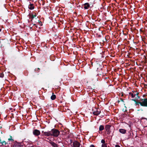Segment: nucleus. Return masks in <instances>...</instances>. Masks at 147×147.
<instances>
[{
	"label": "nucleus",
	"mask_w": 147,
	"mask_h": 147,
	"mask_svg": "<svg viewBox=\"0 0 147 147\" xmlns=\"http://www.w3.org/2000/svg\"><path fill=\"white\" fill-rule=\"evenodd\" d=\"M85 9H88L90 7L89 4L88 3H85L83 6H82Z\"/></svg>",
	"instance_id": "6e6552de"
},
{
	"label": "nucleus",
	"mask_w": 147,
	"mask_h": 147,
	"mask_svg": "<svg viewBox=\"0 0 147 147\" xmlns=\"http://www.w3.org/2000/svg\"><path fill=\"white\" fill-rule=\"evenodd\" d=\"M52 145L54 147H57V144L54 142H52L51 143Z\"/></svg>",
	"instance_id": "2eb2a0df"
},
{
	"label": "nucleus",
	"mask_w": 147,
	"mask_h": 147,
	"mask_svg": "<svg viewBox=\"0 0 147 147\" xmlns=\"http://www.w3.org/2000/svg\"><path fill=\"white\" fill-rule=\"evenodd\" d=\"M8 140L9 141L13 140L11 138H9L8 139Z\"/></svg>",
	"instance_id": "5701e85b"
},
{
	"label": "nucleus",
	"mask_w": 147,
	"mask_h": 147,
	"mask_svg": "<svg viewBox=\"0 0 147 147\" xmlns=\"http://www.w3.org/2000/svg\"><path fill=\"white\" fill-rule=\"evenodd\" d=\"M56 96L55 95L53 94V93L52 95L51 96V99L52 100H54L56 98Z\"/></svg>",
	"instance_id": "ddd939ff"
},
{
	"label": "nucleus",
	"mask_w": 147,
	"mask_h": 147,
	"mask_svg": "<svg viewBox=\"0 0 147 147\" xmlns=\"http://www.w3.org/2000/svg\"><path fill=\"white\" fill-rule=\"evenodd\" d=\"M100 113V111L99 109H97L96 111L93 112V114L95 115H98Z\"/></svg>",
	"instance_id": "1a4fd4ad"
},
{
	"label": "nucleus",
	"mask_w": 147,
	"mask_h": 147,
	"mask_svg": "<svg viewBox=\"0 0 147 147\" xmlns=\"http://www.w3.org/2000/svg\"><path fill=\"white\" fill-rule=\"evenodd\" d=\"M4 76V74L3 73H0V78H3Z\"/></svg>",
	"instance_id": "6ab92c4d"
},
{
	"label": "nucleus",
	"mask_w": 147,
	"mask_h": 147,
	"mask_svg": "<svg viewBox=\"0 0 147 147\" xmlns=\"http://www.w3.org/2000/svg\"><path fill=\"white\" fill-rule=\"evenodd\" d=\"M90 147H95V146L94 145H91L90 146Z\"/></svg>",
	"instance_id": "412c9836"
},
{
	"label": "nucleus",
	"mask_w": 147,
	"mask_h": 147,
	"mask_svg": "<svg viewBox=\"0 0 147 147\" xmlns=\"http://www.w3.org/2000/svg\"><path fill=\"white\" fill-rule=\"evenodd\" d=\"M139 103H140L139 102H137L136 103V106L138 105H139Z\"/></svg>",
	"instance_id": "aec40b11"
},
{
	"label": "nucleus",
	"mask_w": 147,
	"mask_h": 147,
	"mask_svg": "<svg viewBox=\"0 0 147 147\" xmlns=\"http://www.w3.org/2000/svg\"><path fill=\"white\" fill-rule=\"evenodd\" d=\"M138 92L135 91L129 93V96H131L132 98H134L135 99H133L132 100L136 101V100L139 98L138 96Z\"/></svg>",
	"instance_id": "f257e3e1"
},
{
	"label": "nucleus",
	"mask_w": 147,
	"mask_h": 147,
	"mask_svg": "<svg viewBox=\"0 0 147 147\" xmlns=\"http://www.w3.org/2000/svg\"><path fill=\"white\" fill-rule=\"evenodd\" d=\"M28 8L31 10L33 9L34 8V5L33 4H30L28 5Z\"/></svg>",
	"instance_id": "9d476101"
},
{
	"label": "nucleus",
	"mask_w": 147,
	"mask_h": 147,
	"mask_svg": "<svg viewBox=\"0 0 147 147\" xmlns=\"http://www.w3.org/2000/svg\"><path fill=\"white\" fill-rule=\"evenodd\" d=\"M139 103L142 106L147 107V98L141 99Z\"/></svg>",
	"instance_id": "20e7f679"
},
{
	"label": "nucleus",
	"mask_w": 147,
	"mask_h": 147,
	"mask_svg": "<svg viewBox=\"0 0 147 147\" xmlns=\"http://www.w3.org/2000/svg\"><path fill=\"white\" fill-rule=\"evenodd\" d=\"M33 133L35 136H37L40 134V132L39 130L35 129L33 131Z\"/></svg>",
	"instance_id": "423d86ee"
},
{
	"label": "nucleus",
	"mask_w": 147,
	"mask_h": 147,
	"mask_svg": "<svg viewBox=\"0 0 147 147\" xmlns=\"http://www.w3.org/2000/svg\"><path fill=\"white\" fill-rule=\"evenodd\" d=\"M115 147H120L118 145H115Z\"/></svg>",
	"instance_id": "4be33fe9"
},
{
	"label": "nucleus",
	"mask_w": 147,
	"mask_h": 147,
	"mask_svg": "<svg viewBox=\"0 0 147 147\" xmlns=\"http://www.w3.org/2000/svg\"><path fill=\"white\" fill-rule=\"evenodd\" d=\"M0 144H2L3 145L4 144H5L6 142L5 141L3 142H1V138H0Z\"/></svg>",
	"instance_id": "dca6fc26"
},
{
	"label": "nucleus",
	"mask_w": 147,
	"mask_h": 147,
	"mask_svg": "<svg viewBox=\"0 0 147 147\" xmlns=\"http://www.w3.org/2000/svg\"><path fill=\"white\" fill-rule=\"evenodd\" d=\"M42 133L43 135L44 136H52V134L51 131H42Z\"/></svg>",
	"instance_id": "39448f33"
},
{
	"label": "nucleus",
	"mask_w": 147,
	"mask_h": 147,
	"mask_svg": "<svg viewBox=\"0 0 147 147\" xmlns=\"http://www.w3.org/2000/svg\"><path fill=\"white\" fill-rule=\"evenodd\" d=\"M1 29H0V32H1Z\"/></svg>",
	"instance_id": "393cba45"
},
{
	"label": "nucleus",
	"mask_w": 147,
	"mask_h": 147,
	"mask_svg": "<svg viewBox=\"0 0 147 147\" xmlns=\"http://www.w3.org/2000/svg\"><path fill=\"white\" fill-rule=\"evenodd\" d=\"M104 127L103 125H101L100 126L99 130L100 131H102L104 129Z\"/></svg>",
	"instance_id": "4468645a"
},
{
	"label": "nucleus",
	"mask_w": 147,
	"mask_h": 147,
	"mask_svg": "<svg viewBox=\"0 0 147 147\" xmlns=\"http://www.w3.org/2000/svg\"><path fill=\"white\" fill-rule=\"evenodd\" d=\"M17 146V145H15L14 146V147H16Z\"/></svg>",
	"instance_id": "b1692460"
},
{
	"label": "nucleus",
	"mask_w": 147,
	"mask_h": 147,
	"mask_svg": "<svg viewBox=\"0 0 147 147\" xmlns=\"http://www.w3.org/2000/svg\"><path fill=\"white\" fill-rule=\"evenodd\" d=\"M114 129L113 127L110 125H107L105 126V129L107 132V134L108 135H109L111 132V130Z\"/></svg>",
	"instance_id": "7ed1b4c3"
},
{
	"label": "nucleus",
	"mask_w": 147,
	"mask_h": 147,
	"mask_svg": "<svg viewBox=\"0 0 147 147\" xmlns=\"http://www.w3.org/2000/svg\"><path fill=\"white\" fill-rule=\"evenodd\" d=\"M37 16V14L34 13H33L32 14V20H34V18Z\"/></svg>",
	"instance_id": "f8f14e48"
},
{
	"label": "nucleus",
	"mask_w": 147,
	"mask_h": 147,
	"mask_svg": "<svg viewBox=\"0 0 147 147\" xmlns=\"http://www.w3.org/2000/svg\"><path fill=\"white\" fill-rule=\"evenodd\" d=\"M102 147H107V144H102L101 146Z\"/></svg>",
	"instance_id": "f3484780"
},
{
	"label": "nucleus",
	"mask_w": 147,
	"mask_h": 147,
	"mask_svg": "<svg viewBox=\"0 0 147 147\" xmlns=\"http://www.w3.org/2000/svg\"><path fill=\"white\" fill-rule=\"evenodd\" d=\"M101 142L102 144H105V140L103 139H102L101 141Z\"/></svg>",
	"instance_id": "a211bd4d"
},
{
	"label": "nucleus",
	"mask_w": 147,
	"mask_h": 147,
	"mask_svg": "<svg viewBox=\"0 0 147 147\" xmlns=\"http://www.w3.org/2000/svg\"><path fill=\"white\" fill-rule=\"evenodd\" d=\"M73 147H80V144L78 142L75 141L73 142Z\"/></svg>",
	"instance_id": "0eeeda50"
},
{
	"label": "nucleus",
	"mask_w": 147,
	"mask_h": 147,
	"mask_svg": "<svg viewBox=\"0 0 147 147\" xmlns=\"http://www.w3.org/2000/svg\"><path fill=\"white\" fill-rule=\"evenodd\" d=\"M52 136L57 137L59 135L60 132L57 129H52L51 130Z\"/></svg>",
	"instance_id": "f03ea898"
},
{
	"label": "nucleus",
	"mask_w": 147,
	"mask_h": 147,
	"mask_svg": "<svg viewBox=\"0 0 147 147\" xmlns=\"http://www.w3.org/2000/svg\"><path fill=\"white\" fill-rule=\"evenodd\" d=\"M119 132L122 134H125L126 133V131L125 129H119Z\"/></svg>",
	"instance_id": "9b49d317"
}]
</instances>
